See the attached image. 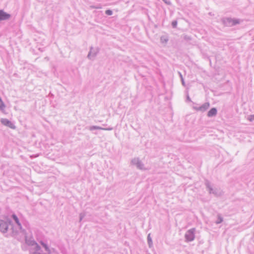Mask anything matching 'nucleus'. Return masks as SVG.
Masks as SVG:
<instances>
[{
	"instance_id": "1",
	"label": "nucleus",
	"mask_w": 254,
	"mask_h": 254,
	"mask_svg": "<svg viewBox=\"0 0 254 254\" xmlns=\"http://www.w3.org/2000/svg\"><path fill=\"white\" fill-rule=\"evenodd\" d=\"M10 231L13 236L18 235V231L14 230L12 220L7 217L3 219L0 218V232L3 234L7 233Z\"/></svg>"
},
{
	"instance_id": "2",
	"label": "nucleus",
	"mask_w": 254,
	"mask_h": 254,
	"mask_svg": "<svg viewBox=\"0 0 254 254\" xmlns=\"http://www.w3.org/2000/svg\"><path fill=\"white\" fill-rule=\"evenodd\" d=\"M241 20L238 18L224 17L221 19V22L223 25L226 27H232L240 24Z\"/></svg>"
},
{
	"instance_id": "3",
	"label": "nucleus",
	"mask_w": 254,
	"mask_h": 254,
	"mask_svg": "<svg viewBox=\"0 0 254 254\" xmlns=\"http://www.w3.org/2000/svg\"><path fill=\"white\" fill-rule=\"evenodd\" d=\"M205 185L210 194H213L216 196L220 195L221 194L219 190L215 188H213V185H211V183L208 180H206L205 181Z\"/></svg>"
},
{
	"instance_id": "4",
	"label": "nucleus",
	"mask_w": 254,
	"mask_h": 254,
	"mask_svg": "<svg viewBox=\"0 0 254 254\" xmlns=\"http://www.w3.org/2000/svg\"><path fill=\"white\" fill-rule=\"evenodd\" d=\"M11 217L14 221L15 224L17 225L16 227H15V229H14V230H17L18 231V234L19 233V231L21 233H25V230L23 229L22 225L20 222L19 220L17 215L13 213L11 215Z\"/></svg>"
},
{
	"instance_id": "5",
	"label": "nucleus",
	"mask_w": 254,
	"mask_h": 254,
	"mask_svg": "<svg viewBox=\"0 0 254 254\" xmlns=\"http://www.w3.org/2000/svg\"><path fill=\"white\" fill-rule=\"evenodd\" d=\"M195 228H192L186 232L185 235V238L186 242H189L194 240L195 238Z\"/></svg>"
},
{
	"instance_id": "6",
	"label": "nucleus",
	"mask_w": 254,
	"mask_h": 254,
	"mask_svg": "<svg viewBox=\"0 0 254 254\" xmlns=\"http://www.w3.org/2000/svg\"><path fill=\"white\" fill-rule=\"evenodd\" d=\"M0 122L3 125L11 129H15L16 128L14 124L7 119H1Z\"/></svg>"
},
{
	"instance_id": "7",
	"label": "nucleus",
	"mask_w": 254,
	"mask_h": 254,
	"mask_svg": "<svg viewBox=\"0 0 254 254\" xmlns=\"http://www.w3.org/2000/svg\"><path fill=\"white\" fill-rule=\"evenodd\" d=\"M132 164L136 166L137 169L140 170L144 169V164L138 158H134L131 160Z\"/></svg>"
},
{
	"instance_id": "8",
	"label": "nucleus",
	"mask_w": 254,
	"mask_h": 254,
	"mask_svg": "<svg viewBox=\"0 0 254 254\" xmlns=\"http://www.w3.org/2000/svg\"><path fill=\"white\" fill-rule=\"evenodd\" d=\"M22 234L24 235L25 243L27 245L34 246V244H36V242L34 240L32 236L28 237L26 230L25 233Z\"/></svg>"
},
{
	"instance_id": "9",
	"label": "nucleus",
	"mask_w": 254,
	"mask_h": 254,
	"mask_svg": "<svg viewBox=\"0 0 254 254\" xmlns=\"http://www.w3.org/2000/svg\"><path fill=\"white\" fill-rule=\"evenodd\" d=\"M210 104L209 102H205L201 106L197 107H193V109L197 111H200L201 112H204L206 111L209 107Z\"/></svg>"
},
{
	"instance_id": "10",
	"label": "nucleus",
	"mask_w": 254,
	"mask_h": 254,
	"mask_svg": "<svg viewBox=\"0 0 254 254\" xmlns=\"http://www.w3.org/2000/svg\"><path fill=\"white\" fill-rule=\"evenodd\" d=\"M99 50L98 49H94L92 47H91L90 48V51L89 52L87 55V58L90 60H92V58H94L96 56Z\"/></svg>"
},
{
	"instance_id": "11",
	"label": "nucleus",
	"mask_w": 254,
	"mask_h": 254,
	"mask_svg": "<svg viewBox=\"0 0 254 254\" xmlns=\"http://www.w3.org/2000/svg\"><path fill=\"white\" fill-rule=\"evenodd\" d=\"M11 17V15L3 10H0V22L1 21L6 20L9 19Z\"/></svg>"
},
{
	"instance_id": "12",
	"label": "nucleus",
	"mask_w": 254,
	"mask_h": 254,
	"mask_svg": "<svg viewBox=\"0 0 254 254\" xmlns=\"http://www.w3.org/2000/svg\"><path fill=\"white\" fill-rule=\"evenodd\" d=\"M88 129L90 131H93L95 129H99V130H111L113 129L112 127H109L108 128H103L99 126H92L88 127Z\"/></svg>"
},
{
	"instance_id": "13",
	"label": "nucleus",
	"mask_w": 254,
	"mask_h": 254,
	"mask_svg": "<svg viewBox=\"0 0 254 254\" xmlns=\"http://www.w3.org/2000/svg\"><path fill=\"white\" fill-rule=\"evenodd\" d=\"M217 114V109L215 108H212L210 110L207 112V116L209 118L213 117L216 116Z\"/></svg>"
},
{
	"instance_id": "14",
	"label": "nucleus",
	"mask_w": 254,
	"mask_h": 254,
	"mask_svg": "<svg viewBox=\"0 0 254 254\" xmlns=\"http://www.w3.org/2000/svg\"><path fill=\"white\" fill-rule=\"evenodd\" d=\"M183 39L189 44L193 45L192 42V37L190 36H189L188 35H184Z\"/></svg>"
},
{
	"instance_id": "15",
	"label": "nucleus",
	"mask_w": 254,
	"mask_h": 254,
	"mask_svg": "<svg viewBox=\"0 0 254 254\" xmlns=\"http://www.w3.org/2000/svg\"><path fill=\"white\" fill-rule=\"evenodd\" d=\"M46 253L43 254H58V252L54 248H49V250H45Z\"/></svg>"
},
{
	"instance_id": "16",
	"label": "nucleus",
	"mask_w": 254,
	"mask_h": 254,
	"mask_svg": "<svg viewBox=\"0 0 254 254\" xmlns=\"http://www.w3.org/2000/svg\"><path fill=\"white\" fill-rule=\"evenodd\" d=\"M147 243L149 248L153 247V242L150 237V234H149L147 237Z\"/></svg>"
},
{
	"instance_id": "17",
	"label": "nucleus",
	"mask_w": 254,
	"mask_h": 254,
	"mask_svg": "<svg viewBox=\"0 0 254 254\" xmlns=\"http://www.w3.org/2000/svg\"><path fill=\"white\" fill-rule=\"evenodd\" d=\"M223 221V218L222 217V216H221V215L220 214H218L217 215V220L216 221H215V223L216 224H220L221 223H222Z\"/></svg>"
},
{
	"instance_id": "18",
	"label": "nucleus",
	"mask_w": 254,
	"mask_h": 254,
	"mask_svg": "<svg viewBox=\"0 0 254 254\" xmlns=\"http://www.w3.org/2000/svg\"><path fill=\"white\" fill-rule=\"evenodd\" d=\"M169 41V39L167 36H162L160 37V41L162 43H165L166 44Z\"/></svg>"
},
{
	"instance_id": "19",
	"label": "nucleus",
	"mask_w": 254,
	"mask_h": 254,
	"mask_svg": "<svg viewBox=\"0 0 254 254\" xmlns=\"http://www.w3.org/2000/svg\"><path fill=\"white\" fill-rule=\"evenodd\" d=\"M40 243L42 245V246L44 248L45 251L49 250V247L46 243H45V242H44L42 241H40Z\"/></svg>"
},
{
	"instance_id": "20",
	"label": "nucleus",
	"mask_w": 254,
	"mask_h": 254,
	"mask_svg": "<svg viewBox=\"0 0 254 254\" xmlns=\"http://www.w3.org/2000/svg\"><path fill=\"white\" fill-rule=\"evenodd\" d=\"M6 106L3 101H1L0 102V111L1 112H3L4 110V109L5 108Z\"/></svg>"
},
{
	"instance_id": "21",
	"label": "nucleus",
	"mask_w": 254,
	"mask_h": 254,
	"mask_svg": "<svg viewBox=\"0 0 254 254\" xmlns=\"http://www.w3.org/2000/svg\"><path fill=\"white\" fill-rule=\"evenodd\" d=\"M34 246L35 247H34V250H35L34 252H39V251L40 250H41V247L37 244V242L36 243V244H34Z\"/></svg>"
},
{
	"instance_id": "22",
	"label": "nucleus",
	"mask_w": 254,
	"mask_h": 254,
	"mask_svg": "<svg viewBox=\"0 0 254 254\" xmlns=\"http://www.w3.org/2000/svg\"><path fill=\"white\" fill-rule=\"evenodd\" d=\"M177 24H178L177 20H173V21L172 22L171 25H172V27H173V28H176V27H177Z\"/></svg>"
},
{
	"instance_id": "23",
	"label": "nucleus",
	"mask_w": 254,
	"mask_h": 254,
	"mask_svg": "<svg viewBox=\"0 0 254 254\" xmlns=\"http://www.w3.org/2000/svg\"><path fill=\"white\" fill-rule=\"evenodd\" d=\"M179 73L181 79L182 83L183 86H186L184 78L183 77V75H182V74H181V73L180 72H179Z\"/></svg>"
},
{
	"instance_id": "24",
	"label": "nucleus",
	"mask_w": 254,
	"mask_h": 254,
	"mask_svg": "<svg viewBox=\"0 0 254 254\" xmlns=\"http://www.w3.org/2000/svg\"><path fill=\"white\" fill-rule=\"evenodd\" d=\"M105 14L107 15H112L113 14V11L111 9H107L105 11Z\"/></svg>"
},
{
	"instance_id": "25",
	"label": "nucleus",
	"mask_w": 254,
	"mask_h": 254,
	"mask_svg": "<svg viewBox=\"0 0 254 254\" xmlns=\"http://www.w3.org/2000/svg\"><path fill=\"white\" fill-rule=\"evenodd\" d=\"M248 120L251 121L253 122L254 121V115H250L248 117Z\"/></svg>"
},
{
	"instance_id": "26",
	"label": "nucleus",
	"mask_w": 254,
	"mask_h": 254,
	"mask_svg": "<svg viewBox=\"0 0 254 254\" xmlns=\"http://www.w3.org/2000/svg\"><path fill=\"white\" fill-rule=\"evenodd\" d=\"M85 215V214L82 213H81L79 214V221H81L82 220V219L84 217Z\"/></svg>"
},
{
	"instance_id": "27",
	"label": "nucleus",
	"mask_w": 254,
	"mask_h": 254,
	"mask_svg": "<svg viewBox=\"0 0 254 254\" xmlns=\"http://www.w3.org/2000/svg\"><path fill=\"white\" fill-rule=\"evenodd\" d=\"M30 254H42L41 253H39V252H32L30 251Z\"/></svg>"
},
{
	"instance_id": "28",
	"label": "nucleus",
	"mask_w": 254,
	"mask_h": 254,
	"mask_svg": "<svg viewBox=\"0 0 254 254\" xmlns=\"http://www.w3.org/2000/svg\"><path fill=\"white\" fill-rule=\"evenodd\" d=\"M187 101L188 102H191V100L189 96V95L188 94L187 96Z\"/></svg>"
},
{
	"instance_id": "29",
	"label": "nucleus",
	"mask_w": 254,
	"mask_h": 254,
	"mask_svg": "<svg viewBox=\"0 0 254 254\" xmlns=\"http://www.w3.org/2000/svg\"><path fill=\"white\" fill-rule=\"evenodd\" d=\"M39 50L41 51V52H43V50H42V49L39 48Z\"/></svg>"
},
{
	"instance_id": "30",
	"label": "nucleus",
	"mask_w": 254,
	"mask_h": 254,
	"mask_svg": "<svg viewBox=\"0 0 254 254\" xmlns=\"http://www.w3.org/2000/svg\"><path fill=\"white\" fill-rule=\"evenodd\" d=\"M1 101H2V100L1 98V97L0 96V102H1Z\"/></svg>"
},
{
	"instance_id": "31",
	"label": "nucleus",
	"mask_w": 254,
	"mask_h": 254,
	"mask_svg": "<svg viewBox=\"0 0 254 254\" xmlns=\"http://www.w3.org/2000/svg\"><path fill=\"white\" fill-rule=\"evenodd\" d=\"M148 254H151L149 253Z\"/></svg>"
}]
</instances>
